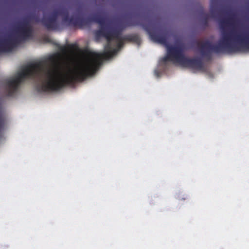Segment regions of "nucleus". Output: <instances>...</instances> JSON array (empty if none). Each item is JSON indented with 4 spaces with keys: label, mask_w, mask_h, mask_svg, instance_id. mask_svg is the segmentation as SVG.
<instances>
[{
    "label": "nucleus",
    "mask_w": 249,
    "mask_h": 249,
    "mask_svg": "<svg viewBox=\"0 0 249 249\" xmlns=\"http://www.w3.org/2000/svg\"><path fill=\"white\" fill-rule=\"evenodd\" d=\"M200 15L202 17V22L203 24H204L205 26H207L208 24V19L209 18V15L204 12L202 7H200Z\"/></svg>",
    "instance_id": "8"
},
{
    "label": "nucleus",
    "mask_w": 249,
    "mask_h": 249,
    "mask_svg": "<svg viewBox=\"0 0 249 249\" xmlns=\"http://www.w3.org/2000/svg\"><path fill=\"white\" fill-rule=\"evenodd\" d=\"M145 19L146 18L145 17L143 19H132L129 18L126 20V26L141 25L148 33L152 40L167 47V55L161 59L162 62L166 63L168 61H172L178 63L184 67L199 71H204V65L200 59L186 57L184 54L183 47L181 45H169L167 33L165 31L151 32L149 31L147 25L143 22V20Z\"/></svg>",
    "instance_id": "2"
},
{
    "label": "nucleus",
    "mask_w": 249,
    "mask_h": 249,
    "mask_svg": "<svg viewBox=\"0 0 249 249\" xmlns=\"http://www.w3.org/2000/svg\"><path fill=\"white\" fill-rule=\"evenodd\" d=\"M124 38L126 41H133L136 43H139L140 38L138 35H131L124 36Z\"/></svg>",
    "instance_id": "9"
},
{
    "label": "nucleus",
    "mask_w": 249,
    "mask_h": 249,
    "mask_svg": "<svg viewBox=\"0 0 249 249\" xmlns=\"http://www.w3.org/2000/svg\"><path fill=\"white\" fill-rule=\"evenodd\" d=\"M229 17L226 19H221L220 21V27L222 29L226 26H233L237 22L236 15L232 13L229 14Z\"/></svg>",
    "instance_id": "7"
},
{
    "label": "nucleus",
    "mask_w": 249,
    "mask_h": 249,
    "mask_svg": "<svg viewBox=\"0 0 249 249\" xmlns=\"http://www.w3.org/2000/svg\"><path fill=\"white\" fill-rule=\"evenodd\" d=\"M249 50V36L237 34L234 30L222 31V53Z\"/></svg>",
    "instance_id": "4"
},
{
    "label": "nucleus",
    "mask_w": 249,
    "mask_h": 249,
    "mask_svg": "<svg viewBox=\"0 0 249 249\" xmlns=\"http://www.w3.org/2000/svg\"><path fill=\"white\" fill-rule=\"evenodd\" d=\"M31 20H35L36 22L39 21L37 16L31 15L25 18L23 21L16 27V32L23 39H27L32 36L33 29L30 23Z\"/></svg>",
    "instance_id": "5"
},
{
    "label": "nucleus",
    "mask_w": 249,
    "mask_h": 249,
    "mask_svg": "<svg viewBox=\"0 0 249 249\" xmlns=\"http://www.w3.org/2000/svg\"><path fill=\"white\" fill-rule=\"evenodd\" d=\"M214 1H215V0H211V17H212V18L214 17Z\"/></svg>",
    "instance_id": "10"
},
{
    "label": "nucleus",
    "mask_w": 249,
    "mask_h": 249,
    "mask_svg": "<svg viewBox=\"0 0 249 249\" xmlns=\"http://www.w3.org/2000/svg\"><path fill=\"white\" fill-rule=\"evenodd\" d=\"M94 16H99L104 20L103 24L98 23L101 28L96 32L97 36L104 37L107 40L104 53L93 54L75 68H68L65 72L62 71L58 55H51L44 61L25 67L22 70V82L28 78L39 79L41 83L36 86V90L39 92H50L58 91L66 86H73L95 74L103 60L115 55L126 40L122 36L124 29L123 26L114 28L105 27V18L100 15Z\"/></svg>",
    "instance_id": "1"
},
{
    "label": "nucleus",
    "mask_w": 249,
    "mask_h": 249,
    "mask_svg": "<svg viewBox=\"0 0 249 249\" xmlns=\"http://www.w3.org/2000/svg\"><path fill=\"white\" fill-rule=\"evenodd\" d=\"M0 53H3V52H2V50H0Z\"/></svg>",
    "instance_id": "11"
},
{
    "label": "nucleus",
    "mask_w": 249,
    "mask_h": 249,
    "mask_svg": "<svg viewBox=\"0 0 249 249\" xmlns=\"http://www.w3.org/2000/svg\"><path fill=\"white\" fill-rule=\"evenodd\" d=\"M15 32L18 35V37H12L9 36L7 38L1 39L0 38V50L3 52H9L16 46V45L23 39L19 36V34L16 32V28H15Z\"/></svg>",
    "instance_id": "6"
},
{
    "label": "nucleus",
    "mask_w": 249,
    "mask_h": 249,
    "mask_svg": "<svg viewBox=\"0 0 249 249\" xmlns=\"http://www.w3.org/2000/svg\"><path fill=\"white\" fill-rule=\"evenodd\" d=\"M59 16L63 17V21L69 25L79 28L89 25L92 22L100 24H103L104 23L103 19L99 16H93L87 18L81 17H76L75 18L72 17L69 18V12L67 9L64 8L54 11L48 18L44 16L40 21L47 30H55L58 28L57 20Z\"/></svg>",
    "instance_id": "3"
}]
</instances>
